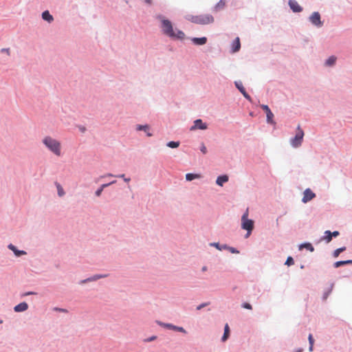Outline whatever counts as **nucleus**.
Here are the masks:
<instances>
[{"label":"nucleus","instance_id":"obj_42","mask_svg":"<svg viewBox=\"0 0 352 352\" xmlns=\"http://www.w3.org/2000/svg\"><path fill=\"white\" fill-rule=\"evenodd\" d=\"M201 151L203 153H206L207 150H206V147L204 146V145H202L201 148Z\"/></svg>","mask_w":352,"mask_h":352},{"label":"nucleus","instance_id":"obj_30","mask_svg":"<svg viewBox=\"0 0 352 352\" xmlns=\"http://www.w3.org/2000/svg\"><path fill=\"white\" fill-rule=\"evenodd\" d=\"M309 351H313V345H314V338L312 337V335L311 334H309Z\"/></svg>","mask_w":352,"mask_h":352},{"label":"nucleus","instance_id":"obj_41","mask_svg":"<svg viewBox=\"0 0 352 352\" xmlns=\"http://www.w3.org/2000/svg\"><path fill=\"white\" fill-rule=\"evenodd\" d=\"M54 310L58 311L65 312V313L67 312V311L66 309H60V308H54Z\"/></svg>","mask_w":352,"mask_h":352},{"label":"nucleus","instance_id":"obj_4","mask_svg":"<svg viewBox=\"0 0 352 352\" xmlns=\"http://www.w3.org/2000/svg\"><path fill=\"white\" fill-rule=\"evenodd\" d=\"M241 228L243 230H245L248 231L246 237H248L250 235L251 232L252 231V230L254 228V221L252 220L248 219V209L241 217Z\"/></svg>","mask_w":352,"mask_h":352},{"label":"nucleus","instance_id":"obj_49","mask_svg":"<svg viewBox=\"0 0 352 352\" xmlns=\"http://www.w3.org/2000/svg\"><path fill=\"white\" fill-rule=\"evenodd\" d=\"M124 181L128 182L130 181V178H124Z\"/></svg>","mask_w":352,"mask_h":352},{"label":"nucleus","instance_id":"obj_25","mask_svg":"<svg viewBox=\"0 0 352 352\" xmlns=\"http://www.w3.org/2000/svg\"><path fill=\"white\" fill-rule=\"evenodd\" d=\"M322 240L326 241L327 243H329L332 240L331 232L329 230L325 231Z\"/></svg>","mask_w":352,"mask_h":352},{"label":"nucleus","instance_id":"obj_46","mask_svg":"<svg viewBox=\"0 0 352 352\" xmlns=\"http://www.w3.org/2000/svg\"><path fill=\"white\" fill-rule=\"evenodd\" d=\"M144 1L146 3H148L150 4L151 3V0H144Z\"/></svg>","mask_w":352,"mask_h":352},{"label":"nucleus","instance_id":"obj_47","mask_svg":"<svg viewBox=\"0 0 352 352\" xmlns=\"http://www.w3.org/2000/svg\"><path fill=\"white\" fill-rule=\"evenodd\" d=\"M118 177H121V178H124V174L120 175H118Z\"/></svg>","mask_w":352,"mask_h":352},{"label":"nucleus","instance_id":"obj_10","mask_svg":"<svg viewBox=\"0 0 352 352\" xmlns=\"http://www.w3.org/2000/svg\"><path fill=\"white\" fill-rule=\"evenodd\" d=\"M161 326H163L166 328L170 329L175 331H177L184 333H186V331L182 327L175 326L172 324H165V323H160Z\"/></svg>","mask_w":352,"mask_h":352},{"label":"nucleus","instance_id":"obj_32","mask_svg":"<svg viewBox=\"0 0 352 352\" xmlns=\"http://www.w3.org/2000/svg\"><path fill=\"white\" fill-rule=\"evenodd\" d=\"M294 259L292 258V257H291V256L287 257L286 262H285V265L289 266V265H294Z\"/></svg>","mask_w":352,"mask_h":352},{"label":"nucleus","instance_id":"obj_14","mask_svg":"<svg viewBox=\"0 0 352 352\" xmlns=\"http://www.w3.org/2000/svg\"><path fill=\"white\" fill-rule=\"evenodd\" d=\"M8 248L10 250H11L12 251L14 252V254L16 256H20L21 255H25L26 254V252L25 251H23V250H18L16 247L12 245V244H10L8 245Z\"/></svg>","mask_w":352,"mask_h":352},{"label":"nucleus","instance_id":"obj_23","mask_svg":"<svg viewBox=\"0 0 352 352\" xmlns=\"http://www.w3.org/2000/svg\"><path fill=\"white\" fill-rule=\"evenodd\" d=\"M200 177H201V175L199 174L187 173L186 175V179L187 181H192L195 179H199Z\"/></svg>","mask_w":352,"mask_h":352},{"label":"nucleus","instance_id":"obj_21","mask_svg":"<svg viewBox=\"0 0 352 352\" xmlns=\"http://www.w3.org/2000/svg\"><path fill=\"white\" fill-rule=\"evenodd\" d=\"M347 264H352V260L337 261V262L334 263L333 265L335 267L337 268L342 265H347Z\"/></svg>","mask_w":352,"mask_h":352},{"label":"nucleus","instance_id":"obj_17","mask_svg":"<svg viewBox=\"0 0 352 352\" xmlns=\"http://www.w3.org/2000/svg\"><path fill=\"white\" fill-rule=\"evenodd\" d=\"M228 181V177L227 175L219 176L217 179L216 183L217 185L222 186L224 183Z\"/></svg>","mask_w":352,"mask_h":352},{"label":"nucleus","instance_id":"obj_35","mask_svg":"<svg viewBox=\"0 0 352 352\" xmlns=\"http://www.w3.org/2000/svg\"><path fill=\"white\" fill-rule=\"evenodd\" d=\"M228 250L230 252L234 253V254H239V252L237 250H236L235 248H232V247H229V248H228Z\"/></svg>","mask_w":352,"mask_h":352},{"label":"nucleus","instance_id":"obj_53","mask_svg":"<svg viewBox=\"0 0 352 352\" xmlns=\"http://www.w3.org/2000/svg\"><path fill=\"white\" fill-rule=\"evenodd\" d=\"M1 322H2V321H0V323H1Z\"/></svg>","mask_w":352,"mask_h":352},{"label":"nucleus","instance_id":"obj_43","mask_svg":"<svg viewBox=\"0 0 352 352\" xmlns=\"http://www.w3.org/2000/svg\"><path fill=\"white\" fill-rule=\"evenodd\" d=\"M331 235H332V237L334 236V237H336L339 235V232L338 231H334L333 232H331Z\"/></svg>","mask_w":352,"mask_h":352},{"label":"nucleus","instance_id":"obj_20","mask_svg":"<svg viewBox=\"0 0 352 352\" xmlns=\"http://www.w3.org/2000/svg\"><path fill=\"white\" fill-rule=\"evenodd\" d=\"M136 129L138 131H144V132H146L147 133L148 136L152 135V134L148 132L149 131L148 125H138Z\"/></svg>","mask_w":352,"mask_h":352},{"label":"nucleus","instance_id":"obj_1","mask_svg":"<svg viewBox=\"0 0 352 352\" xmlns=\"http://www.w3.org/2000/svg\"><path fill=\"white\" fill-rule=\"evenodd\" d=\"M42 142L45 146L56 156L60 157L62 155L61 143L56 139L50 135H47L43 138Z\"/></svg>","mask_w":352,"mask_h":352},{"label":"nucleus","instance_id":"obj_6","mask_svg":"<svg viewBox=\"0 0 352 352\" xmlns=\"http://www.w3.org/2000/svg\"><path fill=\"white\" fill-rule=\"evenodd\" d=\"M309 21L313 25L317 27H321L322 25V22L320 20V14L318 12L312 13L309 17Z\"/></svg>","mask_w":352,"mask_h":352},{"label":"nucleus","instance_id":"obj_52","mask_svg":"<svg viewBox=\"0 0 352 352\" xmlns=\"http://www.w3.org/2000/svg\"><path fill=\"white\" fill-rule=\"evenodd\" d=\"M33 294H34L33 292H28V293L27 294V295Z\"/></svg>","mask_w":352,"mask_h":352},{"label":"nucleus","instance_id":"obj_7","mask_svg":"<svg viewBox=\"0 0 352 352\" xmlns=\"http://www.w3.org/2000/svg\"><path fill=\"white\" fill-rule=\"evenodd\" d=\"M261 107L265 111L266 116H267V122L270 124H274V122L273 120L274 114L271 111L269 107L266 104H261Z\"/></svg>","mask_w":352,"mask_h":352},{"label":"nucleus","instance_id":"obj_39","mask_svg":"<svg viewBox=\"0 0 352 352\" xmlns=\"http://www.w3.org/2000/svg\"><path fill=\"white\" fill-rule=\"evenodd\" d=\"M211 245L214 246L216 248H217V249H218V250H222V248H221V246H220L219 243H211Z\"/></svg>","mask_w":352,"mask_h":352},{"label":"nucleus","instance_id":"obj_51","mask_svg":"<svg viewBox=\"0 0 352 352\" xmlns=\"http://www.w3.org/2000/svg\"><path fill=\"white\" fill-rule=\"evenodd\" d=\"M107 176L113 177V175L112 174L109 173V174H107Z\"/></svg>","mask_w":352,"mask_h":352},{"label":"nucleus","instance_id":"obj_45","mask_svg":"<svg viewBox=\"0 0 352 352\" xmlns=\"http://www.w3.org/2000/svg\"><path fill=\"white\" fill-rule=\"evenodd\" d=\"M221 248L223 249H227L228 250V248H229L228 246H227L226 245H224L223 246H221Z\"/></svg>","mask_w":352,"mask_h":352},{"label":"nucleus","instance_id":"obj_26","mask_svg":"<svg viewBox=\"0 0 352 352\" xmlns=\"http://www.w3.org/2000/svg\"><path fill=\"white\" fill-rule=\"evenodd\" d=\"M336 61V57L332 56H330L326 61V65L327 66H332L335 64Z\"/></svg>","mask_w":352,"mask_h":352},{"label":"nucleus","instance_id":"obj_44","mask_svg":"<svg viewBox=\"0 0 352 352\" xmlns=\"http://www.w3.org/2000/svg\"><path fill=\"white\" fill-rule=\"evenodd\" d=\"M1 52H6V54H8V55L10 54V50L9 49H6V48H3L1 50Z\"/></svg>","mask_w":352,"mask_h":352},{"label":"nucleus","instance_id":"obj_33","mask_svg":"<svg viewBox=\"0 0 352 352\" xmlns=\"http://www.w3.org/2000/svg\"><path fill=\"white\" fill-rule=\"evenodd\" d=\"M242 307L245 309H252V305L250 304V303H248V302H244L243 305H242Z\"/></svg>","mask_w":352,"mask_h":352},{"label":"nucleus","instance_id":"obj_48","mask_svg":"<svg viewBox=\"0 0 352 352\" xmlns=\"http://www.w3.org/2000/svg\"><path fill=\"white\" fill-rule=\"evenodd\" d=\"M207 270V267L206 266L203 267H202V271H206Z\"/></svg>","mask_w":352,"mask_h":352},{"label":"nucleus","instance_id":"obj_8","mask_svg":"<svg viewBox=\"0 0 352 352\" xmlns=\"http://www.w3.org/2000/svg\"><path fill=\"white\" fill-rule=\"evenodd\" d=\"M315 197V193L313 192L311 189L307 188L303 192V197L302 199V201L303 203H307L313 199Z\"/></svg>","mask_w":352,"mask_h":352},{"label":"nucleus","instance_id":"obj_19","mask_svg":"<svg viewBox=\"0 0 352 352\" xmlns=\"http://www.w3.org/2000/svg\"><path fill=\"white\" fill-rule=\"evenodd\" d=\"M107 274H104V275H95L94 276H91L86 280H82V283H85L87 281H95V280H98L99 278H105L107 277Z\"/></svg>","mask_w":352,"mask_h":352},{"label":"nucleus","instance_id":"obj_13","mask_svg":"<svg viewBox=\"0 0 352 352\" xmlns=\"http://www.w3.org/2000/svg\"><path fill=\"white\" fill-rule=\"evenodd\" d=\"M28 309V305L26 302H21L19 305H16L14 308V310L16 312H21L26 311Z\"/></svg>","mask_w":352,"mask_h":352},{"label":"nucleus","instance_id":"obj_38","mask_svg":"<svg viewBox=\"0 0 352 352\" xmlns=\"http://www.w3.org/2000/svg\"><path fill=\"white\" fill-rule=\"evenodd\" d=\"M114 183H116V181H113V182H110V183H109V184H102V185L100 186V188H101L102 189H104V188H106V187H107V186H110V185H111V184H114Z\"/></svg>","mask_w":352,"mask_h":352},{"label":"nucleus","instance_id":"obj_18","mask_svg":"<svg viewBox=\"0 0 352 352\" xmlns=\"http://www.w3.org/2000/svg\"><path fill=\"white\" fill-rule=\"evenodd\" d=\"M42 18L43 20L48 21L49 23H51L54 20L52 15H51L47 10L43 12Z\"/></svg>","mask_w":352,"mask_h":352},{"label":"nucleus","instance_id":"obj_9","mask_svg":"<svg viewBox=\"0 0 352 352\" xmlns=\"http://www.w3.org/2000/svg\"><path fill=\"white\" fill-rule=\"evenodd\" d=\"M197 129L205 130L207 129V125L204 123L201 119H197L194 122V125L191 126L190 130L193 131Z\"/></svg>","mask_w":352,"mask_h":352},{"label":"nucleus","instance_id":"obj_16","mask_svg":"<svg viewBox=\"0 0 352 352\" xmlns=\"http://www.w3.org/2000/svg\"><path fill=\"white\" fill-rule=\"evenodd\" d=\"M241 43L239 37H236L232 43V52H236L240 50Z\"/></svg>","mask_w":352,"mask_h":352},{"label":"nucleus","instance_id":"obj_11","mask_svg":"<svg viewBox=\"0 0 352 352\" xmlns=\"http://www.w3.org/2000/svg\"><path fill=\"white\" fill-rule=\"evenodd\" d=\"M289 6L294 12H300L302 10L300 5L298 3V2L295 0H289Z\"/></svg>","mask_w":352,"mask_h":352},{"label":"nucleus","instance_id":"obj_12","mask_svg":"<svg viewBox=\"0 0 352 352\" xmlns=\"http://www.w3.org/2000/svg\"><path fill=\"white\" fill-rule=\"evenodd\" d=\"M235 85L238 88V89L240 91V92L243 95V96L248 99V100L251 101V97L250 95L245 91L242 83L241 82H235Z\"/></svg>","mask_w":352,"mask_h":352},{"label":"nucleus","instance_id":"obj_31","mask_svg":"<svg viewBox=\"0 0 352 352\" xmlns=\"http://www.w3.org/2000/svg\"><path fill=\"white\" fill-rule=\"evenodd\" d=\"M226 5L225 0H221L216 6V9H221L223 8Z\"/></svg>","mask_w":352,"mask_h":352},{"label":"nucleus","instance_id":"obj_2","mask_svg":"<svg viewBox=\"0 0 352 352\" xmlns=\"http://www.w3.org/2000/svg\"><path fill=\"white\" fill-rule=\"evenodd\" d=\"M162 28L163 33L169 37L175 39H184L185 37L184 33L181 30H177L175 32L173 30L171 22L167 19L162 20Z\"/></svg>","mask_w":352,"mask_h":352},{"label":"nucleus","instance_id":"obj_29","mask_svg":"<svg viewBox=\"0 0 352 352\" xmlns=\"http://www.w3.org/2000/svg\"><path fill=\"white\" fill-rule=\"evenodd\" d=\"M57 186V190H58V194L60 197H62L65 195V192H64V190L63 189V188L61 187V186L60 184H57L56 185Z\"/></svg>","mask_w":352,"mask_h":352},{"label":"nucleus","instance_id":"obj_22","mask_svg":"<svg viewBox=\"0 0 352 352\" xmlns=\"http://www.w3.org/2000/svg\"><path fill=\"white\" fill-rule=\"evenodd\" d=\"M229 334H230V328H229L228 324H226L224 327V333L222 337L223 342H225L228 338Z\"/></svg>","mask_w":352,"mask_h":352},{"label":"nucleus","instance_id":"obj_3","mask_svg":"<svg viewBox=\"0 0 352 352\" xmlns=\"http://www.w3.org/2000/svg\"><path fill=\"white\" fill-rule=\"evenodd\" d=\"M187 19L192 23L198 24H209L214 21V18L210 14H202L199 16L189 15L187 16Z\"/></svg>","mask_w":352,"mask_h":352},{"label":"nucleus","instance_id":"obj_27","mask_svg":"<svg viewBox=\"0 0 352 352\" xmlns=\"http://www.w3.org/2000/svg\"><path fill=\"white\" fill-rule=\"evenodd\" d=\"M346 250V248L345 247H342V248H338L336 249L333 253V257L335 258H337L340 254L342 252H344V250Z\"/></svg>","mask_w":352,"mask_h":352},{"label":"nucleus","instance_id":"obj_34","mask_svg":"<svg viewBox=\"0 0 352 352\" xmlns=\"http://www.w3.org/2000/svg\"><path fill=\"white\" fill-rule=\"evenodd\" d=\"M157 337L155 336H153L150 338H148L144 340V342H151V341H153L155 340H156Z\"/></svg>","mask_w":352,"mask_h":352},{"label":"nucleus","instance_id":"obj_50","mask_svg":"<svg viewBox=\"0 0 352 352\" xmlns=\"http://www.w3.org/2000/svg\"><path fill=\"white\" fill-rule=\"evenodd\" d=\"M302 349H300L296 350V352H302Z\"/></svg>","mask_w":352,"mask_h":352},{"label":"nucleus","instance_id":"obj_36","mask_svg":"<svg viewBox=\"0 0 352 352\" xmlns=\"http://www.w3.org/2000/svg\"><path fill=\"white\" fill-rule=\"evenodd\" d=\"M209 305V302H204V303H202L201 305H199L197 307V310H200L201 309L205 307L206 306L208 305Z\"/></svg>","mask_w":352,"mask_h":352},{"label":"nucleus","instance_id":"obj_24","mask_svg":"<svg viewBox=\"0 0 352 352\" xmlns=\"http://www.w3.org/2000/svg\"><path fill=\"white\" fill-rule=\"evenodd\" d=\"M302 248H306L307 250H309L310 252H314V247L309 243H305L301 244L299 246V249L302 250Z\"/></svg>","mask_w":352,"mask_h":352},{"label":"nucleus","instance_id":"obj_28","mask_svg":"<svg viewBox=\"0 0 352 352\" xmlns=\"http://www.w3.org/2000/svg\"><path fill=\"white\" fill-rule=\"evenodd\" d=\"M167 146L170 148H177L179 146V142H173V141H171V142H169L168 144H167Z\"/></svg>","mask_w":352,"mask_h":352},{"label":"nucleus","instance_id":"obj_5","mask_svg":"<svg viewBox=\"0 0 352 352\" xmlns=\"http://www.w3.org/2000/svg\"><path fill=\"white\" fill-rule=\"evenodd\" d=\"M303 137H304V132L301 129L300 125H298L297 127V131H296L295 137L294 138L291 139V140H290V143H291L292 146L294 148L299 147L302 142Z\"/></svg>","mask_w":352,"mask_h":352},{"label":"nucleus","instance_id":"obj_15","mask_svg":"<svg viewBox=\"0 0 352 352\" xmlns=\"http://www.w3.org/2000/svg\"><path fill=\"white\" fill-rule=\"evenodd\" d=\"M192 41L194 44L198 45H202L206 43L207 42V38L206 37H201V38H192Z\"/></svg>","mask_w":352,"mask_h":352},{"label":"nucleus","instance_id":"obj_40","mask_svg":"<svg viewBox=\"0 0 352 352\" xmlns=\"http://www.w3.org/2000/svg\"><path fill=\"white\" fill-rule=\"evenodd\" d=\"M102 190H103V189H102L101 188H100L99 189H98V190L96 191V195L97 197H99V196L101 195V193H102Z\"/></svg>","mask_w":352,"mask_h":352},{"label":"nucleus","instance_id":"obj_37","mask_svg":"<svg viewBox=\"0 0 352 352\" xmlns=\"http://www.w3.org/2000/svg\"><path fill=\"white\" fill-rule=\"evenodd\" d=\"M331 292V289H329L327 292H325L324 294V296H323V300H327V298H328L330 292Z\"/></svg>","mask_w":352,"mask_h":352}]
</instances>
